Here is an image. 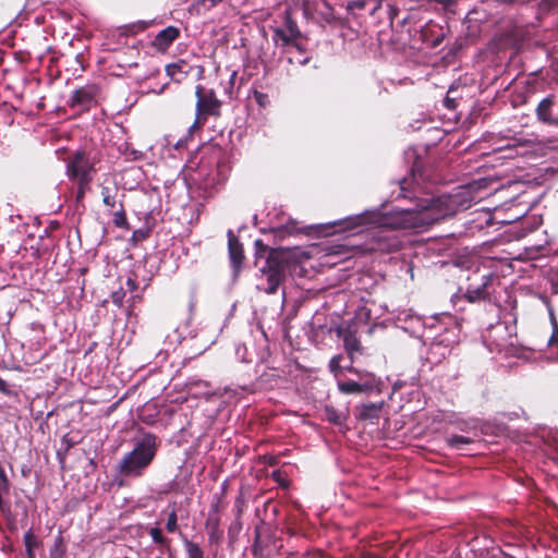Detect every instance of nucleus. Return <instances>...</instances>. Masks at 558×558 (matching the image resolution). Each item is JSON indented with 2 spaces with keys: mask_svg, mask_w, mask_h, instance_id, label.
Masks as SVG:
<instances>
[{
  "mask_svg": "<svg viewBox=\"0 0 558 558\" xmlns=\"http://www.w3.org/2000/svg\"><path fill=\"white\" fill-rule=\"evenodd\" d=\"M227 238L230 267L233 276L236 278L240 276L245 263L244 246L240 239L234 234L233 230L229 229L227 231Z\"/></svg>",
  "mask_w": 558,
  "mask_h": 558,
  "instance_id": "6e6552de",
  "label": "nucleus"
},
{
  "mask_svg": "<svg viewBox=\"0 0 558 558\" xmlns=\"http://www.w3.org/2000/svg\"><path fill=\"white\" fill-rule=\"evenodd\" d=\"M183 545L187 555V558H205L204 550L197 543H194L186 537L183 538Z\"/></svg>",
  "mask_w": 558,
  "mask_h": 558,
  "instance_id": "b1692460",
  "label": "nucleus"
},
{
  "mask_svg": "<svg viewBox=\"0 0 558 558\" xmlns=\"http://www.w3.org/2000/svg\"><path fill=\"white\" fill-rule=\"evenodd\" d=\"M66 544L61 533L54 538L53 545L49 550V558H65Z\"/></svg>",
  "mask_w": 558,
  "mask_h": 558,
  "instance_id": "4be33fe9",
  "label": "nucleus"
},
{
  "mask_svg": "<svg viewBox=\"0 0 558 558\" xmlns=\"http://www.w3.org/2000/svg\"><path fill=\"white\" fill-rule=\"evenodd\" d=\"M348 371L351 373H357V369L354 368L353 366L348 367Z\"/></svg>",
  "mask_w": 558,
  "mask_h": 558,
  "instance_id": "603ef678",
  "label": "nucleus"
},
{
  "mask_svg": "<svg viewBox=\"0 0 558 558\" xmlns=\"http://www.w3.org/2000/svg\"><path fill=\"white\" fill-rule=\"evenodd\" d=\"M338 336L342 338L344 349L351 360V363L354 362L356 355H361L363 353V347L361 344L360 339L356 333L352 331L350 328H340L338 329Z\"/></svg>",
  "mask_w": 558,
  "mask_h": 558,
  "instance_id": "f8f14e48",
  "label": "nucleus"
},
{
  "mask_svg": "<svg viewBox=\"0 0 558 558\" xmlns=\"http://www.w3.org/2000/svg\"><path fill=\"white\" fill-rule=\"evenodd\" d=\"M270 477L280 486V487H283V488H287L289 487V481L283 477L282 473L280 470H275L272 471Z\"/></svg>",
  "mask_w": 558,
  "mask_h": 558,
  "instance_id": "473e14b6",
  "label": "nucleus"
},
{
  "mask_svg": "<svg viewBox=\"0 0 558 558\" xmlns=\"http://www.w3.org/2000/svg\"><path fill=\"white\" fill-rule=\"evenodd\" d=\"M324 415H325V418L329 423H331L333 425H337V426L344 425V423H345V421L348 418V413L337 410L331 404H326L325 405V408H324Z\"/></svg>",
  "mask_w": 558,
  "mask_h": 558,
  "instance_id": "6ab92c4d",
  "label": "nucleus"
},
{
  "mask_svg": "<svg viewBox=\"0 0 558 558\" xmlns=\"http://www.w3.org/2000/svg\"><path fill=\"white\" fill-rule=\"evenodd\" d=\"M255 246V264L258 266L262 260L265 262L266 256L269 255V253L275 250V247H269L267 244L263 242V240L257 239L254 242ZM280 247H276V250H279Z\"/></svg>",
  "mask_w": 558,
  "mask_h": 558,
  "instance_id": "5701e85b",
  "label": "nucleus"
},
{
  "mask_svg": "<svg viewBox=\"0 0 558 558\" xmlns=\"http://www.w3.org/2000/svg\"><path fill=\"white\" fill-rule=\"evenodd\" d=\"M298 267L299 260L293 252L282 247L272 250L263 265H258L260 283L257 289L266 294H276Z\"/></svg>",
  "mask_w": 558,
  "mask_h": 558,
  "instance_id": "f03ea898",
  "label": "nucleus"
},
{
  "mask_svg": "<svg viewBox=\"0 0 558 558\" xmlns=\"http://www.w3.org/2000/svg\"><path fill=\"white\" fill-rule=\"evenodd\" d=\"M555 104V95H548L538 102L536 107V118L539 122L547 125L558 126V116L554 114Z\"/></svg>",
  "mask_w": 558,
  "mask_h": 558,
  "instance_id": "9d476101",
  "label": "nucleus"
},
{
  "mask_svg": "<svg viewBox=\"0 0 558 558\" xmlns=\"http://www.w3.org/2000/svg\"><path fill=\"white\" fill-rule=\"evenodd\" d=\"M113 225L117 228L130 229L126 211L122 202H119V209L113 213Z\"/></svg>",
  "mask_w": 558,
  "mask_h": 558,
  "instance_id": "393cba45",
  "label": "nucleus"
},
{
  "mask_svg": "<svg viewBox=\"0 0 558 558\" xmlns=\"http://www.w3.org/2000/svg\"><path fill=\"white\" fill-rule=\"evenodd\" d=\"M126 291L123 288L118 289L111 293V301L118 307L123 305V301L125 298Z\"/></svg>",
  "mask_w": 558,
  "mask_h": 558,
  "instance_id": "7c9ffc66",
  "label": "nucleus"
},
{
  "mask_svg": "<svg viewBox=\"0 0 558 558\" xmlns=\"http://www.w3.org/2000/svg\"><path fill=\"white\" fill-rule=\"evenodd\" d=\"M23 541L26 558H36L35 549L39 548L43 542L34 534L32 529L24 534Z\"/></svg>",
  "mask_w": 558,
  "mask_h": 558,
  "instance_id": "aec40b11",
  "label": "nucleus"
},
{
  "mask_svg": "<svg viewBox=\"0 0 558 558\" xmlns=\"http://www.w3.org/2000/svg\"><path fill=\"white\" fill-rule=\"evenodd\" d=\"M412 179L400 181L401 196L410 198L413 207L395 208L386 214L365 211L360 215L347 217L335 225L341 231L360 233L363 228L375 226L376 230L369 232L366 250L372 252L390 253L400 250L401 243L395 235L386 234L385 230H426L435 223L471 207L472 196L469 190L459 189L453 193L437 197H411L407 194L412 183L418 184L417 178L423 179L415 161L412 169Z\"/></svg>",
  "mask_w": 558,
  "mask_h": 558,
  "instance_id": "f257e3e1",
  "label": "nucleus"
},
{
  "mask_svg": "<svg viewBox=\"0 0 558 558\" xmlns=\"http://www.w3.org/2000/svg\"><path fill=\"white\" fill-rule=\"evenodd\" d=\"M180 29L177 26H168L161 29L153 39L151 47L159 52H166L170 46L180 37Z\"/></svg>",
  "mask_w": 558,
  "mask_h": 558,
  "instance_id": "9b49d317",
  "label": "nucleus"
},
{
  "mask_svg": "<svg viewBox=\"0 0 558 558\" xmlns=\"http://www.w3.org/2000/svg\"><path fill=\"white\" fill-rule=\"evenodd\" d=\"M156 558H161V557H156Z\"/></svg>",
  "mask_w": 558,
  "mask_h": 558,
  "instance_id": "4d7b16f0",
  "label": "nucleus"
},
{
  "mask_svg": "<svg viewBox=\"0 0 558 558\" xmlns=\"http://www.w3.org/2000/svg\"><path fill=\"white\" fill-rule=\"evenodd\" d=\"M76 184L75 202H83L86 193L90 190L93 182H74Z\"/></svg>",
  "mask_w": 558,
  "mask_h": 558,
  "instance_id": "c85d7f7f",
  "label": "nucleus"
},
{
  "mask_svg": "<svg viewBox=\"0 0 558 558\" xmlns=\"http://www.w3.org/2000/svg\"><path fill=\"white\" fill-rule=\"evenodd\" d=\"M362 558H378L376 555L367 553L362 556Z\"/></svg>",
  "mask_w": 558,
  "mask_h": 558,
  "instance_id": "8fccbe9b",
  "label": "nucleus"
},
{
  "mask_svg": "<svg viewBox=\"0 0 558 558\" xmlns=\"http://www.w3.org/2000/svg\"><path fill=\"white\" fill-rule=\"evenodd\" d=\"M558 344V326L557 324L554 325V331L548 340V345L554 347Z\"/></svg>",
  "mask_w": 558,
  "mask_h": 558,
  "instance_id": "4c0bfd02",
  "label": "nucleus"
},
{
  "mask_svg": "<svg viewBox=\"0 0 558 558\" xmlns=\"http://www.w3.org/2000/svg\"><path fill=\"white\" fill-rule=\"evenodd\" d=\"M196 108L195 120L192 129L203 128L209 117L219 118L221 114L222 101L218 99L214 89H207L203 85L195 87Z\"/></svg>",
  "mask_w": 558,
  "mask_h": 558,
  "instance_id": "39448f33",
  "label": "nucleus"
},
{
  "mask_svg": "<svg viewBox=\"0 0 558 558\" xmlns=\"http://www.w3.org/2000/svg\"><path fill=\"white\" fill-rule=\"evenodd\" d=\"M157 448V436L151 433L144 434L133 450L123 456L117 465V471L125 477L142 476L154 461Z\"/></svg>",
  "mask_w": 558,
  "mask_h": 558,
  "instance_id": "7ed1b4c3",
  "label": "nucleus"
},
{
  "mask_svg": "<svg viewBox=\"0 0 558 558\" xmlns=\"http://www.w3.org/2000/svg\"><path fill=\"white\" fill-rule=\"evenodd\" d=\"M260 461L268 466H276L279 463L278 457L271 454L262 456Z\"/></svg>",
  "mask_w": 558,
  "mask_h": 558,
  "instance_id": "e433bc0d",
  "label": "nucleus"
},
{
  "mask_svg": "<svg viewBox=\"0 0 558 558\" xmlns=\"http://www.w3.org/2000/svg\"><path fill=\"white\" fill-rule=\"evenodd\" d=\"M253 96L259 107L266 108L267 106H269L270 99L267 94L258 92V90H254Z\"/></svg>",
  "mask_w": 558,
  "mask_h": 558,
  "instance_id": "2f4dec72",
  "label": "nucleus"
},
{
  "mask_svg": "<svg viewBox=\"0 0 558 558\" xmlns=\"http://www.w3.org/2000/svg\"><path fill=\"white\" fill-rule=\"evenodd\" d=\"M100 92L101 89L98 84H86L73 92L72 96L68 100V106L72 109L78 110L80 112H86L98 105Z\"/></svg>",
  "mask_w": 558,
  "mask_h": 558,
  "instance_id": "0eeeda50",
  "label": "nucleus"
},
{
  "mask_svg": "<svg viewBox=\"0 0 558 558\" xmlns=\"http://www.w3.org/2000/svg\"><path fill=\"white\" fill-rule=\"evenodd\" d=\"M0 392H2L5 396H10L12 393L11 389L9 388V385L1 377H0Z\"/></svg>",
  "mask_w": 558,
  "mask_h": 558,
  "instance_id": "a19ab883",
  "label": "nucleus"
},
{
  "mask_svg": "<svg viewBox=\"0 0 558 558\" xmlns=\"http://www.w3.org/2000/svg\"><path fill=\"white\" fill-rule=\"evenodd\" d=\"M191 70V65H189V63L184 60H180L166 66L167 75L177 83L184 81L190 74Z\"/></svg>",
  "mask_w": 558,
  "mask_h": 558,
  "instance_id": "dca6fc26",
  "label": "nucleus"
},
{
  "mask_svg": "<svg viewBox=\"0 0 558 558\" xmlns=\"http://www.w3.org/2000/svg\"><path fill=\"white\" fill-rule=\"evenodd\" d=\"M222 1L223 0H202V4L206 5L208 3V7L213 8Z\"/></svg>",
  "mask_w": 558,
  "mask_h": 558,
  "instance_id": "37998d69",
  "label": "nucleus"
},
{
  "mask_svg": "<svg viewBox=\"0 0 558 558\" xmlns=\"http://www.w3.org/2000/svg\"><path fill=\"white\" fill-rule=\"evenodd\" d=\"M487 338H488V339H492V338H493V336H492V330H489V331H488Z\"/></svg>",
  "mask_w": 558,
  "mask_h": 558,
  "instance_id": "5fc2aeb1",
  "label": "nucleus"
},
{
  "mask_svg": "<svg viewBox=\"0 0 558 558\" xmlns=\"http://www.w3.org/2000/svg\"><path fill=\"white\" fill-rule=\"evenodd\" d=\"M148 236H149L148 229H137V230H134L132 233V240L134 242L145 241Z\"/></svg>",
  "mask_w": 558,
  "mask_h": 558,
  "instance_id": "f704fd0d",
  "label": "nucleus"
},
{
  "mask_svg": "<svg viewBox=\"0 0 558 558\" xmlns=\"http://www.w3.org/2000/svg\"><path fill=\"white\" fill-rule=\"evenodd\" d=\"M149 535L155 544L170 548V539L163 536L162 531L159 527H151L149 530Z\"/></svg>",
  "mask_w": 558,
  "mask_h": 558,
  "instance_id": "bb28decb",
  "label": "nucleus"
},
{
  "mask_svg": "<svg viewBox=\"0 0 558 558\" xmlns=\"http://www.w3.org/2000/svg\"><path fill=\"white\" fill-rule=\"evenodd\" d=\"M371 1L375 3L374 10H377L378 8H380L381 2H383L384 0H371Z\"/></svg>",
  "mask_w": 558,
  "mask_h": 558,
  "instance_id": "de8ad7c7",
  "label": "nucleus"
},
{
  "mask_svg": "<svg viewBox=\"0 0 558 558\" xmlns=\"http://www.w3.org/2000/svg\"><path fill=\"white\" fill-rule=\"evenodd\" d=\"M381 409L383 402H369L361 404L360 407H355L354 415L360 421H368L371 423H376L380 417Z\"/></svg>",
  "mask_w": 558,
  "mask_h": 558,
  "instance_id": "2eb2a0df",
  "label": "nucleus"
},
{
  "mask_svg": "<svg viewBox=\"0 0 558 558\" xmlns=\"http://www.w3.org/2000/svg\"><path fill=\"white\" fill-rule=\"evenodd\" d=\"M508 41H511V38L506 37V43H505V45H500V47H505V46H507V45H508Z\"/></svg>",
  "mask_w": 558,
  "mask_h": 558,
  "instance_id": "864d4df0",
  "label": "nucleus"
},
{
  "mask_svg": "<svg viewBox=\"0 0 558 558\" xmlns=\"http://www.w3.org/2000/svg\"><path fill=\"white\" fill-rule=\"evenodd\" d=\"M453 424L457 426V428H459L462 432H469L476 427V424L473 420H471V421L457 420Z\"/></svg>",
  "mask_w": 558,
  "mask_h": 558,
  "instance_id": "72a5a7b5",
  "label": "nucleus"
},
{
  "mask_svg": "<svg viewBox=\"0 0 558 558\" xmlns=\"http://www.w3.org/2000/svg\"><path fill=\"white\" fill-rule=\"evenodd\" d=\"M179 529L178 525V514L175 509H172V511L168 514L167 523H166V530L169 533H174Z\"/></svg>",
  "mask_w": 558,
  "mask_h": 558,
  "instance_id": "c756f323",
  "label": "nucleus"
},
{
  "mask_svg": "<svg viewBox=\"0 0 558 558\" xmlns=\"http://www.w3.org/2000/svg\"><path fill=\"white\" fill-rule=\"evenodd\" d=\"M98 161L87 150L76 149L65 158V174L71 182H93Z\"/></svg>",
  "mask_w": 558,
  "mask_h": 558,
  "instance_id": "20e7f679",
  "label": "nucleus"
},
{
  "mask_svg": "<svg viewBox=\"0 0 558 558\" xmlns=\"http://www.w3.org/2000/svg\"><path fill=\"white\" fill-rule=\"evenodd\" d=\"M413 36L411 39V46L421 49L417 43L425 45L426 48L438 47L446 37V32L442 26L429 21L424 25H418L413 28ZM408 33L411 35L412 28H408Z\"/></svg>",
  "mask_w": 558,
  "mask_h": 558,
  "instance_id": "423d86ee",
  "label": "nucleus"
},
{
  "mask_svg": "<svg viewBox=\"0 0 558 558\" xmlns=\"http://www.w3.org/2000/svg\"><path fill=\"white\" fill-rule=\"evenodd\" d=\"M504 347L502 343L496 342V348L498 351H501V348Z\"/></svg>",
  "mask_w": 558,
  "mask_h": 558,
  "instance_id": "3c124183",
  "label": "nucleus"
},
{
  "mask_svg": "<svg viewBox=\"0 0 558 558\" xmlns=\"http://www.w3.org/2000/svg\"><path fill=\"white\" fill-rule=\"evenodd\" d=\"M342 360L341 355H335L329 362L330 372L337 375L341 371L340 362Z\"/></svg>",
  "mask_w": 558,
  "mask_h": 558,
  "instance_id": "c9c22d12",
  "label": "nucleus"
},
{
  "mask_svg": "<svg viewBox=\"0 0 558 558\" xmlns=\"http://www.w3.org/2000/svg\"><path fill=\"white\" fill-rule=\"evenodd\" d=\"M472 442L473 439L461 435H451L446 438V444L453 449H463L464 446Z\"/></svg>",
  "mask_w": 558,
  "mask_h": 558,
  "instance_id": "a878e982",
  "label": "nucleus"
},
{
  "mask_svg": "<svg viewBox=\"0 0 558 558\" xmlns=\"http://www.w3.org/2000/svg\"><path fill=\"white\" fill-rule=\"evenodd\" d=\"M490 284V277L483 276L482 282L478 284L470 283L464 292V299L470 303L485 301L489 299L488 286Z\"/></svg>",
  "mask_w": 558,
  "mask_h": 558,
  "instance_id": "4468645a",
  "label": "nucleus"
},
{
  "mask_svg": "<svg viewBox=\"0 0 558 558\" xmlns=\"http://www.w3.org/2000/svg\"><path fill=\"white\" fill-rule=\"evenodd\" d=\"M445 4V8L449 9L452 4H454L453 0H439Z\"/></svg>",
  "mask_w": 558,
  "mask_h": 558,
  "instance_id": "a18cd8bd",
  "label": "nucleus"
},
{
  "mask_svg": "<svg viewBox=\"0 0 558 558\" xmlns=\"http://www.w3.org/2000/svg\"><path fill=\"white\" fill-rule=\"evenodd\" d=\"M205 525L208 533L209 543L218 545L223 538V531L219 527V518L209 517L206 520Z\"/></svg>",
  "mask_w": 558,
  "mask_h": 558,
  "instance_id": "a211bd4d",
  "label": "nucleus"
},
{
  "mask_svg": "<svg viewBox=\"0 0 558 558\" xmlns=\"http://www.w3.org/2000/svg\"><path fill=\"white\" fill-rule=\"evenodd\" d=\"M244 504H245L244 496L242 493H240L234 501V508L238 509L239 513H241V511L244 507Z\"/></svg>",
  "mask_w": 558,
  "mask_h": 558,
  "instance_id": "ea45409f",
  "label": "nucleus"
},
{
  "mask_svg": "<svg viewBox=\"0 0 558 558\" xmlns=\"http://www.w3.org/2000/svg\"><path fill=\"white\" fill-rule=\"evenodd\" d=\"M338 388L342 393L345 395H369L375 390L376 385L374 378L372 377L363 383H357L354 380L338 381Z\"/></svg>",
  "mask_w": 558,
  "mask_h": 558,
  "instance_id": "ddd939ff",
  "label": "nucleus"
},
{
  "mask_svg": "<svg viewBox=\"0 0 558 558\" xmlns=\"http://www.w3.org/2000/svg\"><path fill=\"white\" fill-rule=\"evenodd\" d=\"M413 21H415V14L414 13H409L403 20H402V23H403V26L405 25H410Z\"/></svg>",
  "mask_w": 558,
  "mask_h": 558,
  "instance_id": "79ce46f5",
  "label": "nucleus"
},
{
  "mask_svg": "<svg viewBox=\"0 0 558 558\" xmlns=\"http://www.w3.org/2000/svg\"><path fill=\"white\" fill-rule=\"evenodd\" d=\"M259 537H260L259 532H256L255 544L253 545V549H252L254 556L257 555V544L259 542Z\"/></svg>",
  "mask_w": 558,
  "mask_h": 558,
  "instance_id": "c03bdc74",
  "label": "nucleus"
},
{
  "mask_svg": "<svg viewBox=\"0 0 558 558\" xmlns=\"http://www.w3.org/2000/svg\"><path fill=\"white\" fill-rule=\"evenodd\" d=\"M169 558H177V557H173L172 555H170V557H169Z\"/></svg>",
  "mask_w": 558,
  "mask_h": 558,
  "instance_id": "6e6d98bb",
  "label": "nucleus"
},
{
  "mask_svg": "<svg viewBox=\"0 0 558 558\" xmlns=\"http://www.w3.org/2000/svg\"><path fill=\"white\" fill-rule=\"evenodd\" d=\"M291 45L294 46L298 50L303 51L302 46L298 43V40L293 41Z\"/></svg>",
  "mask_w": 558,
  "mask_h": 558,
  "instance_id": "09e8293b",
  "label": "nucleus"
},
{
  "mask_svg": "<svg viewBox=\"0 0 558 558\" xmlns=\"http://www.w3.org/2000/svg\"><path fill=\"white\" fill-rule=\"evenodd\" d=\"M463 89L464 87L452 84L444 99V106L449 110L457 109L459 101L463 98Z\"/></svg>",
  "mask_w": 558,
  "mask_h": 558,
  "instance_id": "f3484780",
  "label": "nucleus"
},
{
  "mask_svg": "<svg viewBox=\"0 0 558 558\" xmlns=\"http://www.w3.org/2000/svg\"><path fill=\"white\" fill-rule=\"evenodd\" d=\"M100 194H101L102 203L105 206H107L109 208H116L117 205H119V202L117 201V196H118L117 187L102 186Z\"/></svg>",
  "mask_w": 558,
  "mask_h": 558,
  "instance_id": "412c9836",
  "label": "nucleus"
},
{
  "mask_svg": "<svg viewBox=\"0 0 558 558\" xmlns=\"http://www.w3.org/2000/svg\"><path fill=\"white\" fill-rule=\"evenodd\" d=\"M275 235L279 239H283L287 235H292L298 232V227L295 222H288L283 226H280L274 230Z\"/></svg>",
  "mask_w": 558,
  "mask_h": 558,
  "instance_id": "cd10ccee",
  "label": "nucleus"
},
{
  "mask_svg": "<svg viewBox=\"0 0 558 558\" xmlns=\"http://www.w3.org/2000/svg\"><path fill=\"white\" fill-rule=\"evenodd\" d=\"M301 38V32L295 21L287 14L284 27L274 28L272 40L277 46L287 47Z\"/></svg>",
  "mask_w": 558,
  "mask_h": 558,
  "instance_id": "1a4fd4ad",
  "label": "nucleus"
},
{
  "mask_svg": "<svg viewBox=\"0 0 558 558\" xmlns=\"http://www.w3.org/2000/svg\"><path fill=\"white\" fill-rule=\"evenodd\" d=\"M125 284H126V290H128L129 292H134V291H136V290H137V288H138V283L136 282V280H135V279H133V278H131V277H129V278L126 279Z\"/></svg>",
  "mask_w": 558,
  "mask_h": 558,
  "instance_id": "58836bf2",
  "label": "nucleus"
},
{
  "mask_svg": "<svg viewBox=\"0 0 558 558\" xmlns=\"http://www.w3.org/2000/svg\"><path fill=\"white\" fill-rule=\"evenodd\" d=\"M495 330H501L504 332H507V327L504 324H499L495 327Z\"/></svg>",
  "mask_w": 558,
  "mask_h": 558,
  "instance_id": "49530a36",
  "label": "nucleus"
}]
</instances>
